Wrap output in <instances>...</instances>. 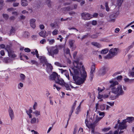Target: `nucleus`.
Returning a JSON list of instances; mask_svg holds the SVG:
<instances>
[{"label": "nucleus", "instance_id": "f257e3e1", "mask_svg": "<svg viewBox=\"0 0 134 134\" xmlns=\"http://www.w3.org/2000/svg\"><path fill=\"white\" fill-rule=\"evenodd\" d=\"M69 70L70 72L74 71L73 75L74 80L77 81L79 85L83 83L86 80V72L84 68H71Z\"/></svg>", "mask_w": 134, "mask_h": 134}, {"label": "nucleus", "instance_id": "f03ea898", "mask_svg": "<svg viewBox=\"0 0 134 134\" xmlns=\"http://www.w3.org/2000/svg\"><path fill=\"white\" fill-rule=\"evenodd\" d=\"M109 82L111 84L110 86V87L111 88L112 93L116 94L118 96L122 95L124 94V91L123 90L121 85H118L117 87H114L115 85L118 84V83L117 81L112 80L110 81Z\"/></svg>", "mask_w": 134, "mask_h": 134}, {"label": "nucleus", "instance_id": "7ed1b4c3", "mask_svg": "<svg viewBox=\"0 0 134 134\" xmlns=\"http://www.w3.org/2000/svg\"><path fill=\"white\" fill-rule=\"evenodd\" d=\"M125 120H123L121 122H120V120H118V123L114 127L115 129L118 128L119 131H120V133H123L125 129H126L127 127Z\"/></svg>", "mask_w": 134, "mask_h": 134}, {"label": "nucleus", "instance_id": "20e7f679", "mask_svg": "<svg viewBox=\"0 0 134 134\" xmlns=\"http://www.w3.org/2000/svg\"><path fill=\"white\" fill-rule=\"evenodd\" d=\"M89 113V110H87V112L86 118L85 120V123L87 127L89 128H91L92 129V132L94 133V127L95 126H94V125L92 124H90V123L91 122V120H92V119H90L89 116L88 115Z\"/></svg>", "mask_w": 134, "mask_h": 134}, {"label": "nucleus", "instance_id": "39448f33", "mask_svg": "<svg viewBox=\"0 0 134 134\" xmlns=\"http://www.w3.org/2000/svg\"><path fill=\"white\" fill-rule=\"evenodd\" d=\"M58 46L57 45L50 48L47 47V48L48 51V54L49 55L52 56L54 54H57L58 52Z\"/></svg>", "mask_w": 134, "mask_h": 134}, {"label": "nucleus", "instance_id": "423d86ee", "mask_svg": "<svg viewBox=\"0 0 134 134\" xmlns=\"http://www.w3.org/2000/svg\"><path fill=\"white\" fill-rule=\"evenodd\" d=\"M50 80L54 81L56 83L59 84V77L58 74L55 72H52L49 76Z\"/></svg>", "mask_w": 134, "mask_h": 134}, {"label": "nucleus", "instance_id": "0eeeda50", "mask_svg": "<svg viewBox=\"0 0 134 134\" xmlns=\"http://www.w3.org/2000/svg\"><path fill=\"white\" fill-rule=\"evenodd\" d=\"M39 59L40 62L42 63H44L45 65L47 67H52L51 64L47 63L45 57L43 56H40Z\"/></svg>", "mask_w": 134, "mask_h": 134}, {"label": "nucleus", "instance_id": "6e6552de", "mask_svg": "<svg viewBox=\"0 0 134 134\" xmlns=\"http://www.w3.org/2000/svg\"><path fill=\"white\" fill-rule=\"evenodd\" d=\"M82 19L85 20H88L91 19V17L90 15L88 13L84 12L81 14Z\"/></svg>", "mask_w": 134, "mask_h": 134}, {"label": "nucleus", "instance_id": "1a4fd4ad", "mask_svg": "<svg viewBox=\"0 0 134 134\" xmlns=\"http://www.w3.org/2000/svg\"><path fill=\"white\" fill-rule=\"evenodd\" d=\"M74 66V67H83L82 63L81 62L79 63L78 61H74L73 62Z\"/></svg>", "mask_w": 134, "mask_h": 134}, {"label": "nucleus", "instance_id": "9d476101", "mask_svg": "<svg viewBox=\"0 0 134 134\" xmlns=\"http://www.w3.org/2000/svg\"><path fill=\"white\" fill-rule=\"evenodd\" d=\"M36 20L35 19H31L30 20V26L33 29H35L36 27Z\"/></svg>", "mask_w": 134, "mask_h": 134}, {"label": "nucleus", "instance_id": "9b49d317", "mask_svg": "<svg viewBox=\"0 0 134 134\" xmlns=\"http://www.w3.org/2000/svg\"><path fill=\"white\" fill-rule=\"evenodd\" d=\"M117 49H118L116 48H112L110 49L109 53L114 56L117 54Z\"/></svg>", "mask_w": 134, "mask_h": 134}, {"label": "nucleus", "instance_id": "f8f14e48", "mask_svg": "<svg viewBox=\"0 0 134 134\" xmlns=\"http://www.w3.org/2000/svg\"><path fill=\"white\" fill-rule=\"evenodd\" d=\"M39 34L41 36L44 38H45L47 36V34L45 31H41Z\"/></svg>", "mask_w": 134, "mask_h": 134}, {"label": "nucleus", "instance_id": "ddd939ff", "mask_svg": "<svg viewBox=\"0 0 134 134\" xmlns=\"http://www.w3.org/2000/svg\"><path fill=\"white\" fill-rule=\"evenodd\" d=\"M9 115L11 120H12L14 118V115L12 110L10 108L9 110Z\"/></svg>", "mask_w": 134, "mask_h": 134}, {"label": "nucleus", "instance_id": "4468645a", "mask_svg": "<svg viewBox=\"0 0 134 134\" xmlns=\"http://www.w3.org/2000/svg\"><path fill=\"white\" fill-rule=\"evenodd\" d=\"M15 29L14 27H12L9 33V35L10 36L11 35H14L15 33Z\"/></svg>", "mask_w": 134, "mask_h": 134}, {"label": "nucleus", "instance_id": "2eb2a0df", "mask_svg": "<svg viewBox=\"0 0 134 134\" xmlns=\"http://www.w3.org/2000/svg\"><path fill=\"white\" fill-rule=\"evenodd\" d=\"M134 120V118L133 117H128L125 119L124 120H125L126 123L129 122L130 123Z\"/></svg>", "mask_w": 134, "mask_h": 134}, {"label": "nucleus", "instance_id": "dca6fc26", "mask_svg": "<svg viewBox=\"0 0 134 134\" xmlns=\"http://www.w3.org/2000/svg\"><path fill=\"white\" fill-rule=\"evenodd\" d=\"M21 5L22 6L25 7L28 5V2L27 0H21Z\"/></svg>", "mask_w": 134, "mask_h": 134}, {"label": "nucleus", "instance_id": "f3484780", "mask_svg": "<svg viewBox=\"0 0 134 134\" xmlns=\"http://www.w3.org/2000/svg\"><path fill=\"white\" fill-rule=\"evenodd\" d=\"M19 76L20 80L21 81H23L25 80L26 77L24 74H20L19 75Z\"/></svg>", "mask_w": 134, "mask_h": 134}, {"label": "nucleus", "instance_id": "a211bd4d", "mask_svg": "<svg viewBox=\"0 0 134 134\" xmlns=\"http://www.w3.org/2000/svg\"><path fill=\"white\" fill-rule=\"evenodd\" d=\"M8 53L9 56L10 57L13 58L16 56V55L14 54L12 50Z\"/></svg>", "mask_w": 134, "mask_h": 134}, {"label": "nucleus", "instance_id": "6ab92c4d", "mask_svg": "<svg viewBox=\"0 0 134 134\" xmlns=\"http://www.w3.org/2000/svg\"><path fill=\"white\" fill-rule=\"evenodd\" d=\"M45 3L47 6L49 7H51L52 5V2L51 0H45Z\"/></svg>", "mask_w": 134, "mask_h": 134}, {"label": "nucleus", "instance_id": "aec40b11", "mask_svg": "<svg viewBox=\"0 0 134 134\" xmlns=\"http://www.w3.org/2000/svg\"><path fill=\"white\" fill-rule=\"evenodd\" d=\"M109 18L110 19L109 20V22H114L115 21V16L113 15H110Z\"/></svg>", "mask_w": 134, "mask_h": 134}, {"label": "nucleus", "instance_id": "412c9836", "mask_svg": "<svg viewBox=\"0 0 134 134\" xmlns=\"http://www.w3.org/2000/svg\"><path fill=\"white\" fill-rule=\"evenodd\" d=\"M12 60L9 57H6L4 58V61L6 63L10 62Z\"/></svg>", "mask_w": 134, "mask_h": 134}, {"label": "nucleus", "instance_id": "4be33fe9", "mask_svg": "<svg viewBox=\"0 0 134 134\" xmlns=\"http://www.w3.org/2000/svg\"><path fill=\"white\" fill-rule=\"evenodd\" d=\"M102 118V117H98V116H97L96 118V120L94 122V126H95V124H96Z\"/></svg>", "mask_w": 134, "mask_h": 134}, {"label": "nucleus", "instance_id": "5701e85b", "mask_svg": "<svg viewBox=\"0 0 134 134\" xmlns=\"http://www.w3.org/2000/svg\"><path fill=\"white\" fill-rule=\"evenodd\" d=\"M65 83L64 80L62 79H59V85L62 86L64 87V85H65Z\"/></svg>", "mask_w": 134, "mask_h": 134}, {"label": "nucleus", "instance_id": "b1692460", "mask_svg": "<svg viewBox=\"0 0 134 134\" xmlns=\"http://www.w3.org/2000/svg\"><path fill=\"white\" fill-rule=\"evenodd\" d=\"M114 56L110 53H109L108 54L105 56L104 58L107 59H109L111 58Z\"/></svg>", "mask_w": 134, "mask_h": 134}, {"label": "nucleus", "instance_id": "393cba45", "mask_svg": "<svg viewBox=\"0 0 134 134\" xmlns=\"http://www.w3.org/2000/svg\"><path fill=\"white\" fill-rule=\"evenodd\" d=\"M123 2V0H117V3L118 8L120 7Z\"/></svg>", "mask_w": 134, "mask_h": 134}, {"label": "nucleus", "instance_id": "a878e982", "mask_svg": "<svg viewBox=\"0 0 134 134\" xmlns=\"http://www.w3.org/2000/svg\"><path fill=\"white\" fill-rule=\"evenodd\" d=\"M5 49L7 51L8 53L12 51L11 46L9 45H7L6 46Z\"/></svg>", "mask_w": 134, "mask_h": 134}, {"label": "nucleus", "instance_id": "bb28decb", "mask_svg": "<svg viewBox=\"0 0 134 134\" xmlns=\"http://www.w3.org/2000/svg\"><path fill=\"white\" fill-rule=\"evenodd\" d=\"M27 114L29 115L30 118H31L32 116L31 113L32 112V110L31 109H29L28 110L26 111Z\"/></svg>", "mask_w": 134, "mask_h": 134}, {"label": "nucleus", "instance_id": "cd10ccee", "mask_svg": "<svg viewBox=\"0 0 134 134\" xmlns=\"http://www.w3.org/2000/svg\"><path fill=\"white\" fill-rule=\"evenodd\" d=\"M113 93L112 92H109V96L110 99L111 100H114L116 98V97L114 95H113L112 94H112Z\"/></svg>", "mask_w": 134, "mask_h": 134}, {"label": "nucleus", "instance_id": "c85d7f7f", "mask_svg": "<svg viewBox=\"0 0 134 134\" xmlns=\"http://www.w3.org/2000/svg\"><path fill=\"white\" fill-rule=\"evenodd\" d=\"M81 104V103L77 107V108L76 110L75 113L76 114H78L79 113V112L80 111V108Z\"/></svg>", "mask_w": 134, "mask_h": 134}, {"label": "nucleus", "instance_id": "c756f323", "mask_svg": "<svg viewBox=\"0 0 134 134\" xmlns=\"http://www.w3.org/2000/svg\"><path fill=\"white\" fill-rule=\"evenodd\" d=\"M33 114H35L36 116L38 117V116L40 115V113L39 111L36 110L33 113Z\"/></svg>", "mask_w": 134, "mask_h": 134}, {"label": "nucleus", "instance_id": "7c9ffc66", "mask_svg": "<svg viewBox=\"0 0 134 134\" xmlns=\"http://www.w3.org/2000/svg\"><path fill=\"white\" fill-rule=\"evenodd\" d=\"M53 69V68H47L46 70L48 73L50 74L52 72Z\"/></svg>", "mask_w": 134, "mask_h": 134}, {"label": "nucleus", "instance_id": "2f4dec72", "mask_svg": "<svg viewBox=\"0 0 134 134\" xmlns=\"http://www.w3.org/2000/svg\"><path fill=\"white\" fill-rule=\"evenodd\" d=\"M36 118L35 117H34L31 119L30 121V122L32 124H35L36 123Z\"/></svg>", "mask_w": 134, "mask_h": 134}, {"label": "nucleus", "instance_id": "473e14b6", "mask_svg": "<svg viewBox=\"0 0 134 134\" xmlns=\"http://www.w3.org/2000/svg\"><path fill=\"white\" fill-rule=\"evenodd\" d=\"M23 87V83L21 82H20L18 84V87L19 89H20Z\"/></svg>", "mask_w": 134, "mask_h": 134}, {"label": "nucleus", "instance_id": "72a5a7b5", "mask_svg": "<svg viewBox=\"0 0 134 134\" xmlns=\"http://www.w3.org/2000/svg\"><path fill=\"white\" fill-rule=\"evenodd\" d=\"M74 43V41L73 40H70L69 42V43L70 47H72L73 46V44Z\"/></svg>", "mask_w": 134, "mask_h": 134}, {"label": "nucleus", "instance_id": "f704fd0d", "mask_svg": "<svg viewBox=\"0 0 134 134\" xmlns=\"http://www.w3.org/2000/svg\"><path fill=\"white\" fill-rule=\"evenodd\" d=\"M92 44L93 45L97 47H99L100 46V45L99 44L96 42H92Z\"/></svg>", "mask_w": 134, "mask_h": 134}, {"label": "nucleus", "instance_id": "c9c22d12", "mask_svg": "<svg viewBox=\"0 0 134 134\" xmlns=\"http://www.w3.org/2000/svg\"><path fill=\"white\" fill-rule=\"evenodd\" d=\"M64 86L66 88V90H71L70 88L68 85L65 83V85H64Z\"/></svg>", "mask_w": 134, "mask_h": 134}, {"label": "nucleus", "instance_id": "e433bc0d", "mask_svg": "<svg viewBox=\"0 0 134 134\" xmlns=\"http://www.w3.org/2000/svg\"><path fill=\"white\" fill-rule=\"evenodd\" d=\"M66 54H69V55L71 57L70 53V50L68 48H67L66 50Z\"/></svg>", "mask_w": 134, "mask_h": 134}, {"label": "nucleus", "instance_id": "4c0bfd02", "mask_svg": "<svg viewBox=\"0 0 134 134\" xmlns=\"http://www.w3.org/2000/svg\"><path fill=\"white\" fill-rule=\"evenodd\" d=\"M4 1L3 0H0V10L2 9V7L4 5Z\"/></svg>", "mask_w": 134, "mask_h": 134}, {"label": "nucleus", "instance_id": "58836bf2", "mask_svg": "<svg viewBox=\"0 0 134 134\" xmlns=\"http://www.w3.org/2000/svg\"><path fill=\"white\" fill-rule=\"evenodd\" d=\"M108 49L102 50L101 51V54H106L108 52Z\"/></svg>", "mask_w": 134, "mask_h": 134}, {"label": "nucleus", "instance_id": "ea45409f", "mask_svg": "<svg viewBox=\"0 0 134 134\" xmlns=\"http://www.w3.org/2000/svg\"><path fill=\"white\" fill-rule=\"evenodd\" d=\"M47 41L49 42V43L50 44H52L55 42L54 40L53 39L50 40L49 39H48Z\"/></svg>", "mask_w": 134, "mask_h": 134}, {"label": "nucleus", "instance_id": "a19ab883", "mask_svg": "<svg viewBox=\"0 0 134 134\" xmlns=\"http://www.w3.org/2000/svg\"><path fill=\"white\" fill-rule=\"evenodd\" d=\"M31 62L32 64H35L36 65V66H38V64L36 61L34 60H31Z\"/></svg>", "mask_w": 134, "mask_h": 134}, {"label": "nucleus", "instance_id": "79ce46f5", "mask_svg": "<svg viewBox=\"0 0 134 134\" xmlns=\"http://www.w3.org/2000/svg\"><path fill=\"white\" fill-rule=\"evenodd\" d=\"M64 9L65 10L67 11H69L72 10L73 9L72 8L70 7H66L64 8Z\"/></svg>", "mask_w": 134, "mask_h": 134}, {"label": "nucleus", "instance_id": "37998d69", "mask_svg": "<svg viewBox=\"0 0 134 134\" xmlns=\"http://www.w3.org/2000/svg\"><path fill=\"white\" fill-rule=\"evenodd\" d=\"M105 108V105L104 104H102L100 105V109L101 110H104Z\"/></svg>", "mask_w": 134, "mask_h": 134}, {"label": "nucleus", "instance_id": "c03bdc74", "mask_svg": "<svg viewBox=\"0 0 134 134\" xmlns=\"http://www.w3.org/2000/svg\"><path fill=\"white\" fill-rule=\"evenodd\" d=\"M3 16L4 18L6 20H7L9 18V16L7 14H3Z\"/></svg>", "mask_w": 134, "mask_h": 134}, {"label": "nucleus", "instance_id": "a18cd8bd", "mask_svg": "<svg viewBox=\"0 0 134 134\" xmlns=\"http://www.w3.org/2000/svg\"><path fill=\"white\" fill-rule=\"evenodd\" d=\"M105 6L106 7V10L107 11H109V8L108 7V3L107 2H106L105 3Z\"/></svg>", "mask_w": 134, "mask_h": 134}, {"label": "nucleus", "instance_id": "49530a36", "mask_svg": "<svg viewBox=\"0 0 134 134\" xmlns=\"http://www.w3.org/2000/svg\"><path fill=\"white\" fill-rule=\"evenodd\" d=\"M95 68H91L90 73L93 74L95 72Z\"/></svg>", "mask_w": 134, "mask_h": 134}, {"label": "nucleus", "instance_id": "de8ad7c7", "mask_svg": "<svg viewBox=\"0 0 134 134\" xmlns=\"http://www.w3.org/2000/svg\"><path fill=\"white\" fill-rule=\"evenodd\" d=\"M89 34L87 33L86 35H84L81 38V40H83L85 38H87L88 37V35Z\"/></svg>", "mask_w": 134, "mask_h": 134}, {"label": "nucleus", "instance_id": "09e8293b", "mask_svg": "<svg viewBox=\"0 0 134 134\" xmlns=\"http://www.w3.org/2000/svg\"><path fill=\"white\" fill-rule=\"evenodd\" d=\"M77 130V127H75L74 129L73 134H76Z\"/></svg>", "mask_w": 134, "mask_h": 134}, {"label": "nucleus", "instance_id": "8fccbe9b", "mask_svg": "<svg viewBox=\"0 0 134 134\" xmlns=\"http://www.w3.org/2000/svg\"><path fill=\"white\" fill-rule=\"evenodd\" d=\"M110 128L109 127L105 128L102 129V131L104 132H107L110 130Z\"/></svg>", "mask_w": 134, "mask_h": 134}, {"label": "nucleus", "instance_id": "3c124183", "mask_svg": "<svg viewBox=\"0 0 134 134\" xmlns=\"http://www.w3.org/2000/svg\"><path fill=\"white\" fill-rule=\"evenodd\" d=\"M91 37L93 38H96L98 37V36L96 34H93L91 36Z\"/></svg>", "mask_w": 134, "mask_h": 134}, {"label": "nucleus", "instance_id": "603ef678", "mask_svg": "<svg viewBox=\"0 0 134 134\" xmlns=\"http://www.w3.org/2000/svg\"><path fill=\"white\" fill-rule=\"evenodd\" d=\"M58 33V31L57 30H55L53 32L52 34L54 35H57Z\"/></svg>", "mask_w": 134, "mask_h": 134}, {"label": "nucleus", "instance_id": "864d4df0", "mask_svg": "<svg viewBox=\"0 0 134 134\" xmlns=\"http://www.w3.org/2000/svg\"><path fill=\"white\" fill-rule=\"evenodd\" d=\"M99 115L100 116H102L101 117H102V118L104 116V113L103 112H99Z\"/></svg>", "mask_w": 134, "mask_h": 134}, {"label": "nucleus", "instance_id": "5fc2aeb1", "mask_svg": "<svg viewBox=\"0 0 134 134\" xmlns=\"http://www.w3.org/2000/svg\"><path fill=\"white\" fill-rule=\"evenodd\" d=\"M122 133H120V131H119L118 129L117 130H116L114 131V134H120Z\"/></svg>", "mask_w": 134, "mask_h": 134}, {"label": "nucleus", "instance_id": "6e6d98bb", "mask_svg": "<svg viewBox=\"0 0 134 134\" xmlns=\"http://www.w3.org/2000/svg\"><path fill=\"white\" fill-rule=\"evenodd\" d=\"M122 77L121 75L118 76L117 77V80H122Z\"/></svg>", "mask_w": 134, "mask_h": 134}, {"label": "nucleus", "instance_id": "4d7b16f0", "mask_svg": "<svg viewBox=\"0 0 134 134\" xmlns=\"http://www.w3.org/2000/svg\"><path fill=\"white\" fill-rule=\"evenodd\" d=\"M129 76L134 77V71L130 72L129 73Z\"/></svg>", "mask_w": 134, "mask_h": 134}, {"label": "nucleus", "instance_id": "13d9d810", "mask_svg": "<svg viewBox=\"0 0 134 134\" xmlns=\"http://www.w3.org/2000/svg\"><path fill=\"white\" fill-rule=\"evenodd\" d=\"M77 51H75L74 53L73 54V57L75 59H76V56L77 53Z\"/></svg>", "mask_w": 134, "mask_h": 134}, {"label": "nucleus", "instance_id": "bf43d9fd", "mask_svg": "<svg viewBox=\"0 0 134 134\" xmlns=\"http://www.w3.org/2000/svg\"><path fill=\"white\" fill-rule=\"evenodd\" d=\"M24 50L26 52H29L31 51L30 49L27 48H25L24 49Z\"/></svg>", "mask_w": 134, "mask_h": 134}, {"label": "nucleus", "instance_id": "052dcab7", "mask_svg": "<svg viewBox=\"0 0 134 134\" xmlns=\"http://www.w3.org/2000/svg\"><path fill=\"white\" fill-rule=\"evenodd\" d=\"M53 88L54 89L56 88L57 91H58L59 90V88L58 87V86L55 84H54L53 85Z\"/></svg>", "mask_w": 134, "mask_h": 134}, {"label": "nucleus", "instance_id": "680f3d73", "mask_svg": "<svg viewBox=\"0 0 134 134\" xmlns=\"http://www.w3.org/2000/svg\"><path fill=\"white\" fill-rule=\"evenodd\" d=\"M19 4V3L18 2H14L13 3V6L14 7L18 6Z\"/></svg>", "mask_w": 134, "mask_h": 134}, {"label": "nucleus", "instance_id": "e2e57ef3", "mask_svg": "<svg viewBox=\"0 0 134 134\" xmlns=\"http://www.w3.org/2000/svg\"><path fill=\"white\" fill-rule=\"evenodd\" d=\"M46 42V40L44 39H43L40 42V43L42 44H44Z\"/></svg>", "mask_w": 134, "mask_h": 134}, {"label": "nucleus", "instance_id": "0e129e2a", "mask_svg": "<svg viewBox=\"0 0 134 134\" xmlns=\"http://www.w3.org/2000/svg\"><path fill=\"white\" fill-rule=\"evenodd\" d=\"M94 75L93 74L90 73V78L91 80H92L93 77Z\"/></svg>", "mask_w": 134, "mask_h": 134}, {"label": "nucleus", "instance_id": "69168bd1", "mask_svg": "<svg viewBox=\"0 0 134 134\" xmlns=\"http://www.w3.org/2000/svg\"><path fill=\"white\" fill-rule=\"evenodd\" d=\"M124 80L126 82H130L131 81V80L127 78H125L124 79Z\"/></svg>", "mask_w": 134, "mask_h": 134}, {"label": "nucleus", "instance_id": "338daca9", "mask_svg": "<svg viewBox=\"0 0 134 134\" xmlns=\"http://www.w3.org/2000/svg\"><path fill=\"white\" fill-rule=\"evenodd\" d=\"M97 23V22L95 20H93L92 21V24L93 25H95Z\"/></svg>", "mask_w": 134, "mask_h": 134}, {"label": "nucleus", "instance_id": "774afa93", "mask_svg": "<svg viewBox=\"0 0 134 134\" xmlns=\"http://www.w3.org/2000/svg\"><path fill=\"white\" fill-rule=\"evenodd\" d=\"M40 28L41 29H43L44 28V25L43 24L40 25L39 26Z\"/></svg>", "mask_w": 134, "mask_h": 134}]
</instances>
